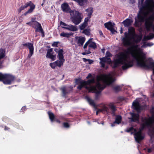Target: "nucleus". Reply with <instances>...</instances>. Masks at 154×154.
Instances as JSON below:
<instances>
[{"label":"nucleus","instance_id":"nucleus-42","mask_svg":"<svg viewBox=\"0 0 154 154\" xmlns=\"http://www.w3.org/2000/svg\"><path fill=\"white\" fill-rule=\"evenodd\" d=\"M100 60L103 62L107 63L109 64L111 63L112 62V61L111 60H107L104 57L100 58Z\"/></svg>","mask_w":154,"mask_h":154},{"label":"nucleus","instance_id":"nucleus-2","mask_svg":"<svg viewBox=\"0 0 154 154\" xmlns=\"http://www.w3.org/2000/svg\"><path fill=\"white\" fill-rule=\"evenodd\" d=\"M124 35L125 37L122 39V43L124 46L130 45L131 38L133 39L134 42L136 44L139 43L142 38V35L136 34L134 29L132 27L128 29V33L125 32Z\"/></svg>","mask_w":154,"mask_h":154},{"label":"nucleus","instance_id":"nucleus-24","mask_svg":"<svg viewBox=\"0 0 154 154\" xmlns=\"http://www.w3.org/2000/svg\"><path fill=\"white\" fill-rule=\"evenodd\" d=\"M68 27H65L64 26H61L62 28L65 29H66L72 31H76L78 29L77 26H74L72 25L69 26Z\"/></svg>","mask_w":154,"mask_h":154},{"label":"nucleus","instance_id":"nucleus-25","mask_svg":"<svg viewBox=\"0 0 154 154\" xmlns=\"http://www.w3.org/2000/svg\"><path fill=\"white\" fill-rule=\"evenodd\" d=\"M90 88L89 90V92H91V91H93L95 93V94H100L101 91H98L96 87L92 86L90 87Z\"/></svg>","mask_w":154,"mask_h":154},{"label":"nucleus","instance_id":"nucleus-57","mask_svg":"<svg viewBox=\"0 0 154 154\" xmlns=\"http://www.w3.org/2000/svg\"><path fill=\"white\" fill-rule=\"evenodd\" d=\"M154 44L152 43H148L146 44V46L150 47L152 46Z\"/></svg>","mask_w":154,"mask_h":154},{"label":"nucleus","instance_id":"nucleus-32","mask_svg":"<svg viewBox=\"0 0 154 154\" xmlns=\"http://www.w3.org/2000/svg\"><path fill=\"white\" fill-rule=\"evenodd\" d=\"M84 83H85L86 86L87 85H90L91 84L95 83V80L94 78L91 79H89L87 81H84Z\"/></svg>","mask_w":154,"mask_h":154},{"label":"nucleus","instance_id":"nucleus-18","mask_svg":"<svg viewBox=\"0 0 154 154\" xmlns=\"http://www.w3.org/2000/svg\"><path fill=\"white\" fill-rule=\"evenodd\" d=\"M133 106L134 107V109L138 112H140L142 110V107L139 103L137 101H134L133 103Z\"/></svg>","mask_w":154,"mask_h":154},{"label":"nucleus","instance_id":"nucleus-6","mask_svg":"<svg viewBox=\"0 0 154 154\" xmlns=\"http://www.w3.org/2000/svg\"><path fill=\"white\" fill-rule=\"evenodd\" d=\"M29 6L30 7V8L24 14V15L26 16L28 14L32 13L35 8V5L31 1L27 2L24 5L21 6L18 10V11L20 13L22 11Z\"/></svg>","mask_w":154,"mask_h":154},{"label":"nucleus","instance_id":"nucleus-19","mask_svg":"<svg viewBox=\"0 0 154 154\" xmlns=\"http://www.w3.org/2000/svg\"><path fill=\"white\" fill-rule=\"evenodd\" d=\"M75 38L76 40H77V43L80 46L83 45L85 40V37H83L76 36Z\"/></svg>","mask_w":154,"mask_h":154},{"label":"nucleus","instance_id":"nucleus-51","mask_svg":"<svg viewBox=\"0 0 154 154\" xmlns=\"http://www.w3.org/2000/svg\"><path fill=\"white\" fill-rule=\"evenodd\" d=\"M58 42H54L52 45V46L53 47H57Z\"/></svg>","mask_w":154,"mask_h":154},{"label":"nucleus","instance_id":"nucleus-27","mask_svg":"<svg viewBox=\"0 0 154 154\" xmlns=\"http://www.w3.org/2000/svg\"><path fill=\"white\" fill-rule=\"evenodd\" d=\"M87 101H88L89 104L91 106H94V108L96 107V106L95 103L94 102V100L91 99L88 97H86Z\"/></svg>","mask_w":154,"mask_h":154},{"label":"nucleus","instance_id":"nucleus-5","mask_svg":"<svg viewBox=\"0 0 154 154\" xmlns=\"http://www.w3.org/2000/svg\"><path fill=\"white\" fill-rule=\"evenodd\" d=\"M97 80L98 82L101 80H103L104 83L108 85H111L115 81V79L110 76V74L98 75L97 76Z\"/></svg>","mask_w":154,"mask_h":154},{"label":"nucleus","instance_id":"nucleus-43","mask_svg":"<svg viewBox=\"0 0 154 154\" xmlns=\"http://www.w3.org/2000/svg\"><path fill=\"white\" fill-rule=\"evenodd\" d=\"M113 89L115 92H117L121 90L120 87L119 86L114 87Z\"/></svg>","mask_w":154,"mask_h":154},{"label":"nucleus","instance_id":"nucleus-48","mask_svg":"<svg viewBox=\"0 0 154 154\" xmlns=\"http://www.w3.org/2000/svg\"><path fill=\"white\" fill-rule=\"evenodd\" d=\"M134 129V128L133 127H131L125 130V131L129 133L130 132L133 131Z\"/></svg>","mask_w":154,"mask_h":154},{"label":"nucleus","instance_id":"nucleus-14","mask_svg":"<svg viewBox=\"0 0 154 154\" xmlns=\"http://www.w3.org/2000/svg\"><path fill=\"white\" fill-rule=\"evenodd\" d=\"M75 82L77 84L78 83H80L77 87V88L79 90H81L82 88H85L86 89L89 91V89L90 88V87L86 86L85 83H84V81H80V80L79 79H76L75 80Z\"/></svg>","mask_w":154,"mask_h":154},{"label":"nucleus","instance_id":"nucleus-7","mask_svg":"<svg viewBox=\"0 0 154 154\" xmlns=\"http://www.w3.org/2000/svg\"><path fill=\"white\" fill-rule=\"evenodd\" d=\"M146 10L140 8L139 13H138L137 17L135 18V23L137 25L139 23L143 22L145 20L146 16Z\"/></svg>","mask_w":154,"mask_h":154},{"label":"nucleus","instance_id":"nucleus-29","mask_svg":"<svg viewBox=\"0 0 154 154\" xmlns=\"http://www.w3.org/2000/svg\"><path fill=\"white\" fill-rule=\"evenodd\" d=\"M110 109H111V113L113 116L115 115V112L117 110L116 107L113 104H110L109 105Z\"/></svg>","mask_w":154,"mask_h":154},{"label":"nucleus","instance_id":"nucleus-10","mask_svg":"<svg viewBox=\"0 0 154 154\" xmlns=\"http://www.w3.org/2000/svg\"><path fill=\"white\" fill-rule=\"evenodd\" d=\"M32 27L35 29V32H40L42 34V37H44L45 34L44 31L42 28L41 24L37 21L33 23Z\"/></svg>","mask_w":154,"mask_h":154},{"label":"nucleus","instance_id":"nucleus-59","mask_svg":"<svg viewBox=\"0 0 154 154\" xmlns=\"http://www.w3.org/2000/svg\"><path fill=\"white\" fill-rule=\"evenodd\" d=\"M84 2V0H77L76 2L79 4H83Z\"/></svg>","mask_w":154,"mask_h":154},{"label":"nucleus","instance_id":"nucleus-34","mask_svg":"<svg viewBox=\"0 0 154 154\" xmlns=\"http://www.w3.org/2000/svg\"><path fill=\"white\" fill-rule=\"evenodd\" d=\"M96 87L99 91H101L106 88V86L104 85L102 86L99 82H97L96 84Z\"/></svg>","mask_w":154,"mask_h":154},{"label":"nucleus","instance_id":"nucleus-52","mask_svg":"<svg viewBox=\"0 0 154 154\" xmlns=\"http://www.w3.org/2000/svg\"><path fill=\"white\" fill-rule=\"evenodd\" d=\"M60 24L61 25H63V26H69V25L65 23H64L62 21H61L60 22Z\"/></svg>","mask_w":154,"mask_h":154},{"label":"nucleus","instance_id":"nucleus-31","mask_svg":"<svg viewBox=\"0 0 154 154\" xmlns=\"http://www.w3.org/2000/svg\"><path fill=\"white\" fill-rule=\"evenodd\" d=\"M84 83H85L86 86L87 85H90L91 84L95 83V80L94 78L91 79H89L87 81H84Z\"/></svg>","mask_w":154,"mask_h":154},{"label":"nucleus","instance_id":"nucleus-63","mask_svg":"<svg viewBox=\"0 0 154 154\" xmlns=\"http://www.w3.org/2000/svg\"><path fill=\"white\" fill-rule=\"evenodd\" d=\"M138 1L139 3H140V4H141V5L143 4V2L144 0H138Z\"/></svg>","mask_w":154,"mask_h":154},{"label":"nucleus","instance_id":"nucleus-64","mask_svg":"<svg viewBox=\"0 0 154 154\" xmlns=\"http://www.w3.org/2000/svg\"><path fill=\"white\" fill-rule=\"evenodd\" d=\"M92 76V75L91 73H89L88 76L86 77V79H88L89 78L91 77Z\"/></svg>","mask_w":154,"mask_h":154},{"label":"nucleus","instance_id":"nucleus-49","mask_svg":"<svg viewBox=\"0 0 154 154\" xmlns=\"http://www.w3.org/2000/svg\"><path fill=\"white\" fill-rule=\"evenodd\" d=\"M92 39H89L88 41H87L86 43H85V45L84 46L83 48L84 49H85L86 48L88 45L89 44V43L90 42V41Z\"/></svg>","mask_w":154,"mask_h":154},{"label":"nucleus","instance_id":"nucleus-23","mask_svg":"<svg viewBox=\"0 0 154 154\" xmlns=\"http://www.w3.org/2000/svg\"><path fill=\"white\" fill-rule=\"evenodd\" d=\"M63 52L64 51L63 49H60L58 51V55L57 56V57L59 59V60L65 61V60L64 58Z\"/></svg>","mask_w":154,"mask_h":154},{"label":"nucleus","instance_id":"nucleus-1","mask_svg":"<svg viewBox=\"0 0 154 154\" xmlns=\"http://www.w3.org/2000/svg\"><path fill=\"white\" fill-rule=\"evenodd\" d=\"M138 47L137 45H133L132 48H128L125 52H121L117 56V58L114 59L112 61L111 66L112 68L115 69L119 65V64L123 65L122 66L123 70L132 67L133 66V62L132 61H128L127 60L128 54L132 50V48L137 49Z\"/></svg>","mask_w":154,"mask_h":154},{"label":"nucleus","instance_id":"nucleus-60","mask_svg":"<svg viewBox=\"0 0 154 154\" xmlns=\"http://www.w3.org/2000/svg\"><path fill=\"white\" fill-rule=\"evenodd\" d=\"M32 23H33V22H31V21H30V22H28V23H26V24L29 25V26H32Z\"/></svg>","mask_w":154,"mask_h":154},{"label":"nucleus","instance_id":"nucleus-33","mask_svg":"<svg viewBox=\"0 0 154 154\" xmlns=\"http://www.w3.org/2000/svg\"><path fill=\"white\" fill-rule=\"evenodd\" d=\"M65 61H63L61 60H57L55 61L56 65L57 66L59 67H61L62 66H63V63Z\"/></svg>","mask_w":154,"mask_h":154},{"label":"nucleus","instance_id":"nucleus-50","mask_svg":"<svg viewBox=\"0 0 154 154\" xmlns=\"http://www.w3.org/2000/svg\"><path fill=\"white\" fill-rule=\"evenodd\" d=\"M83 60L84 61H88V63L89 64H91L93 62V61L92 60L89 59H86L85 58H83Z\"/></svg>","mask_w":154,"mask_h":154},{"label":"nucleus","instance_id":"nucleus-4","mask_svg":"<svg viewBox=\"0 0 154 154\" xmlns=\"http://www.w3.org/2000/svg\"><path fill=\"white\" fill-rule=\"evenodd\" d=\"M152 108L150 112L152 116L149 118L146 117H142L141 118V122H143L141 125V129L143 130L146 127H151L154 122V111Z\"/></svg>","mask_w":154,"mask_h":154},{"label":"nucleus","instance_id":"nucleus-56","mask_svg":"<svg viewBox=\"0 0 154 154\" xmlns=\"http://www.w3.org/2000/svg\"><path fill=\"white\" fill-rule=\"evenodd\" d=\"M100 94H95V100H98L100 98Z\"/></svg>","mask_w":154,"mask_h":154},{"label":"nucleus","instance_id":"nucleus-16","mask_svg":"<svg viewBox=\"0 0 154 154\" xmlns=\"http://www.w3.org/2000/svg\"><path fill=\"white\" fill-rule=\"evenodd\" d=\"M130 114L131 117L129 118L131 122H136L138 121L139 119V115L138 114L135 113L134 112H130Z\"/></svg>","mask_w":154,"mask_h":154},{"label":"nucleus","instance_id":"nucleus-12","mask_svg":"<svg viewBox=\"0 0 154 154\" xmlns=\"http://www.w3.org/2000/svg\"><path fill=\"white\" fill-rule=\"evenodd\" d=\"M22 45L23 46L27 47L29 49V54L28 56V58H30L34 53L33 43L28 42L23 44Z\"/></svg>","mask_w":154,"mask_h":154},{"label":"nucleus","instance_id":"nucleus-62","mask_svg":"<svg viewBox=\"0 0 154 154\" xmlns=\"http://www.w3.org/2000/svg\"><path fill=\"white\" fill-rule=\"evenodd\" d=\"M112 28L111 29H110L109 30H110L112 33H113L115 31V30L113 28V26H112Z\"/></svg>","mask_w":154,"mask_h":154},{"label":"nucleus","instance_id":"nucleus-15","mask_svg":"<svg viewBox=\"0 0 154 154\" xmlns=\"http://www.w3.org/2000/svg\"><path fill=\"white\" fill-rule=\"evenodd\" d=\"M54 53L53 51L52 48H51L48 49L46 55V57L48 58H49L52 60H55L56 55H53Z\"/></svg>","mask_w":154,"mask_h":154},{"label":"nucleus","instance_id":"nucleus-45","mask_svg":"<svg viewBox=\"0 0 154 154\" xmlns=\"http://www.w3.org/2000/svg\"><path fill=\"white\" fill-rule=\"evenodd\" d=\"M63 126L65 128H69L70 127V125L69 123L67 122H64L63 123Z\"/></svg>","mask_w":154,"mask_h":154},{"label":"nucleus","instance_id":"nucleus-40","mask_svg":"<svg viewBox=\"0 0 154 154\" xmlns=\"http://www.w3.org/2000/svg\"><path fill=\"white\" fill-rule=\"evenodd\" d=\"M60 35L61 36L63 37L68 38L71 35L68 33L63 32L60 33Z\"/></svg>","mask_w":154,"mask_h":154},{"label":"nucleus","instance_id":"nucleus-54","mask_svg":"<svg viewBox=\"0 0 154 154\" xmlns=\"http://www.w3.org/2000/svg\"><path fill=\"white\" fill-rule=\"evenodd\" d=\"M100 64L102 67L104 68L105 66V62H103L101 61L100 62Z\"/></svg>","mask_w":154,"mask_h":154},{"label":"nucleus","instance_id":"nucleus-22","mask_svg":"<svg viewBox=\"0 0 154 154\" xmlns=\"http://www.w3.org/2000/svg\"><path fill=\"white\" fill-rule=\"evenodd\" d=\"M154 38V34L150 33L149 35L144 36L143 38L142 41L143 42L147 41L153 39Z\"/></svg>","mask_w":154,"mask_h":154},{"label":"nucleus","instance_id":"nucleus-39","mask_svg":"<svg viewBox=\"0 0 154 154\" xmlns=\"http://www.w3.org/2000/svg\"><path fill=\"white\" fill-rule=\"evenodd\" d=\"M83 31L82 32V33L85 34V35L89 36L90 34V29H85L83 30Z\"/></svg>","mask_w":154,"mask_h":154},{"label":"nucleus","instance_id":"nucleus-17","mask_svg":"<svg viewBox=\"0 0 154 154\" xmlns=\"http://www.w3.org/2000/svg\"><path fill=\"white\" fill-rule=\"evenodd\" d=\"M145 26L147 31H149L151 28L154 32V24H153L152 22L149 20H146L145 22Z\"/></svg>","mask_w":154,"mask_h":154},{"label":"nucleus","instance_id":"nucleus-13","mask_svg":"<svg viewBox=\"0 0 154 154\" xmlns=\"http://www.w3.org/2000/svg\"><path fill=\"white\" fill-rule=\"evenodd\" d=\"M61 7L63 11L64 12L71 13L72 12H74V11L71 9L69 5L66 2L63 3L61 5Z\"/></svg>","mask_w":154,"mask_h":154},{"label":"nucleus","instance_id":"nucleus-3","mask_svg":"<svg viewBox=\"0 0 154 154\" xmlns=\"http://www.w3.org/2000/svg\"><path fill=\"white\" fill-rule=\"evenodd\" d=\"M132 55L136 61L137 66H138L146 69H152L153 70V74H154V62L149 61V64H146L145 61L146 57L143 53L140 52V56H138L137 54H133Z\"/></svg>","mask_w":154,"mask_h":154},{"label":"nucleus","instance_id":"nucleus-11","mask_svg":"<svg viewBox=\"0 0 154 154\" xmlns=\"http://www.w3.org/2000/svg\"><path fill=\"white\" fill-rule=\"evenodd\" d=\"M154 2L153 0H146L144 3L142 5L141 8L146 10L147 9L152 10L153 7H154Z\"/></svg>","mask_w":154,"mask_h":154},{"label":"nucleus","instance_id":"nucleus-36","mask_svg":"<svg viewBox=\"0 0 154 154\" xmlns=\"http://www.w3.org/2000/svg\"><path fill=\"white\" fill-rule=\"evenodd\" d=\"M48 113L51 122H54V119H55V117L54 114L51 112H48Z\"/></svg>","mask_w":154,"mask_h":154},{"label":"nucleus","instance_id":"nucleus-8","mask_svg":"<svg viewBox=\"0 0 154 154\" xmlns=\"http://www.w3.org/2000/svg\"><path fill=\"white\" fill-rule=\"evenodd\" d=\"M15 77L13 75L8 74H3L1 72V81L6 85H10L14 81Z\"/></svg>","mask_w":154,"mask_h":154},{"label":"nucleus","instance_id":"nucleus-38","mask_svg":"<svg viewBox=\"0 0 154 154\" xmlns=\"http://www.w3.org/2000/svg\"><path fill=\"white\" fill-rule=\"evenodd\" d=\"M60 90L61 91L62 93L63 94V96L65 97L66 96V94L68 93V92L67 91L66 88L65 87H63L61 88L60 89Z\"/></svg>","mask_w":154,"mask_h":154},{"label":"nucleus","instance_id":"nucleus-30","mask_svg":"<svg viewBox=\"0 0 154 154\" xmlns=\"http://www.w3.org/2000/svg\"><path fill=\"white\" fill-rule=\"evenodd\" d=\"M85 11L87 12L88 13L87 16L89 17H91V16L92 14V13L93 12V8L91 7L88 8L85 10Z\"/></svg>","mask_w":154,"mask_h":154},{"label":"nucleus","instance_id":"nucleus-20","mask_svg":"<svg viewBox=\"0 0 154 154\" xmlns=\"http://www.w3.org/2000/svg\"><path fill=\"white\" fill-rule=\"evenodd\" d=\"M135 136L136 140L138 143L139 141L142 140L144 138V136L142 135V133L140 131L136 133Z\"/></svg>","mask_w":154,"mask_h":154},{"label":"nucleus","instance_id":"nucleus-9","mask_svg":"<svg viewBox=\"0 0 154 154\" xmlns=\"http://www.w3.org/2000/svg\"><path fill=\"white\" fill-rule=\"evenodd\" d=\"M73 15L71 17V19L72 22L76 25H78L82 21L83 17V16L82 13L79 11L75 10L73 12Z\"/></svg>","mask_w":154,"mask_h":154},{"label":"nucleus","instance_id":"nucleus-28","mask_svg":"<svg viewBox=\"0 0 154 154\" xmlns=\"http://www.w3.org/2000/svg\"><path fill=\"white\" fill-rule=\"evenodd\" d=\"M122 117L120 115H116L115 118V123L117 124H120L122 121Z\"/></svg>","mask_w":154,"mask_h":154},{"label":"nucleus","instance_id":"nucleus-53","mask_svg":"<svg viewBox=\"0 0 154 154\" xmlns=\"http://www.w3.org/2000/svg\"><path fill=\"white\" fill-rule=\"evenodd\" d=\"M107 57H110L112 56V54L109 52L107 51L106 53V55Z\"/></svg>","mask_w":154,"mask_h":154},{"label":"nucleus","instance_id":"nucleus-37","mask_svg":"<svg viewBox=\"0 0 154 154\" xmlns=\"http://www.w3.org/2000/svg\"><path fill=\"white\" fill-rule=\"evenodd\" d=\"M101 109L103 112L104 113L106 112L107 114H108L110 113L109 108L106 106L105 105L103 106L102 107Z\"/></svg>","mask_w":154,"mask_h":154},{"label":"nucleus","instance_id":"nucleus-26","mask_svg":"<svg viewBox=\"0 0 154 154\" xmlns=\"http://www.w3.org/2000/svg\"><path fill=\"white\" fill-rule=\"evenodd\" d=\"M131 20L128 18H127L123 22V24L125 27H128L130 26L132 23Z\"/></svg>","mask_w":154,"mask_h":154},{"label":"nucleus","instance_id":"nucleus-21","mask_svg":"<svg viewBox=\"0 0 154 154\" xmlns=\"http://www.w3.org/2000/svg\"><path fill=\"white\" fill-rule=\"evenodd\" d=\"M5 51L2 49H0V68H2L3 67L2 65L3 61H1V60L3 58L5 57Z\"/></svg>","mask_w":154,"mask_h":154},{"label":"nucleus","instance_id":"nucleus-61","mask_svg":"<svg viewBox=\"0 0 154 154\" xmlns=\"http://www.w3.org/2000/svg\"><path fill=\"white\" fill-rule=\"evenodd\" d=\"M153 151L152 148H148L147 149V152L148 153H150Z\"/></svg>","mask_w":154,"mask_h":154},{"label":"nucleus","instance_id":"nucleus-58","mask_svg":"<svg viewBox=\"0 0 154 154\" xmlns=\"http://www.w3.org/2000/svg\"><path fill=\"white\" fill-rule=\"evenodd\" d=\"M91 48H89L88 50L85 49V51H86L87 53H88V54L91 53V52L90 51Z\"/></svg>","mask_w":154,"mask_h":154},{"label":"nucleus","instance_id":"nucleus-35","mask_svg":"<svg viewBox=\"0 0 154 154\" xmlns=\"http://www.w3.org/2000/svg\"><path fill=\"white\" fill-rule=\"evenodd\" d=\"M104 25L105 27L106 28L109 30L111 29L112 28V27L113 26L112 22L110 21L105 23Z\"/></svg>","mask_w":154,"mask_h":154},{"label":"nucleus","instance_id":"nucleus-41","mask_svg":"<svg viewBox=\"0 0 154 154\" xmlns=\"http://www.w3.org/2000/svg\"><path fill=\"white\" fill-rule=\"evenodd\" d=\"M89 48H91L95 49L97 48V45L94 42H91V43L89 45Z\"/></svg>","mask_w":154,"mask_h":154},{"label":"nucleus","instance_id":"nucleus-44","mask_svg":"<svg viewBox=\"0 0 154 154\" xmlns=\"http://www.w3.org/2000/svg\"><path fill=\"white\" fill-rule=\"evenodd\" d=\"M87 25H88L87 24L83 23L80 24L79 26L80 29L81 30H84L85 29V28L87 26Z\"/></svg>","mask_w":154,"mask_h":154},{"label":"nucleus","instance_id":"nucleus-55","mask_svg":"<svg viewBox=\"0 0 154 154\" xmlns=\"http://www.w3.org/2000/svg\"><path fill=\"white\" fill-rule=\"evenodd\" d=\"M99 33L100 36H102L103 37H104V36L103 35L102 31L101 30H99Z\"/></svg>","mask_w":154,"mask_h":154},{"label":"nucleus","instance_id":"nucleus-47","mask_svg":"<svg viewBox=\"0 0 154 154\" xmlns=\"http://www.w3.org/2000/svg\"><path fill=\"white\" fill-rule=\"evenodd\" d=\"M91 17H85V19L84 21L83 22V23L87 24L88 25V22L89 20L90 19Z\"/></svg>","mask_w":154,"mask_h":154},{"label":"nucleus","instance_id":"nucleus-46","mask_svg":"<svg viewBox=\"0 0 154 154\" xmlns=\"http://www.w3.org/2000/svg\"><path fill=\"white\" fill-rule=\"evenodd\" d=\"M50 65L51 67V68L53 69H55L56 67L57 66L55 62L53 63H50Z\"/></svg>","mask_w":154,"mask_h":154}]
</instances>
